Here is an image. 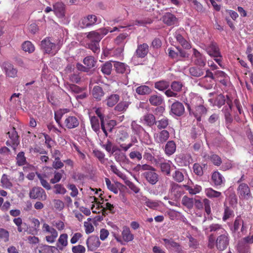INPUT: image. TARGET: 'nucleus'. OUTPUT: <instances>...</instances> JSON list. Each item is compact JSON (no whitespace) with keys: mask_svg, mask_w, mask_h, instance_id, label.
I'll use <instances>...</instances> for the list:
<instances>
[{"mask_svg":"<svg viewBox=\"0 0 253 253\" xmlns=\"http://www.w3.org/2000/svg\"><path fill=\"white\" fill-rule=\"evenodd\" d=\"M151 91V89L147 85H141L137 87L136 89V92L140 95L148 94H150Z\"/></svg>","mask_w":253,"mask_h":253,"instance_id":"56","label":"nucleus"},{"mask_svg":"<svg viewBox=\"0 0 253 253\" xmlns=\"http://www.w3.org/2000/svg\"><path fill=\"white\" fill-rule=\"evenodd\" d=\"M90 123L93 130L97 132L100 130V125L98 118L95 116L90 118Z\"/></svg>","mask_w":253,"mask_h":253,"instance_id":"59","label":"nucleus"},{"mask_svg":"<svg viewBox=\"0 0 253 253\" xmlns=\"http://www.w3.org/2000/svg\"><path fill=\"white\" fill-rule=\"evenodd\" d=\"M30 197L31 199H38L40 200L44 201L47 196L44 190L39 187H35L30 192Z\"/></svg>","mask_w":253,"mask_h":253,"instance_id":"15","label":"nucleus"},{"mask_svg":"<svg viewBox=\"0 0 253 253\" xmlns=\"http://www.w3.org/2000/svg\"><path fill=\"white\" fill-rule=\"evenodd\" d=\"M100 23H101V19L100 18L95 15L91 14L83 18L80 22V25L82 28H84L92 26Z\"/></svg>","mask_w":253,"mask_h":253,"instance_id":"7","label":"nucleus"},{"mask_svg":"<svg viewBox=\"0 0 253 253\" xmlns=\"http://www.w3.org/2000/svg\"><path fill=\"white\" fill-rule=\"evenodd\" d=\"M142 200L144 204L150 209H155L159 206V202L157 201L150 200L145 196H143Z\"/></svg>","mask_w":253,"mask_h":253,"instance_id":"37","label":"nucleus"},{"mask_svg":"<svg viewBox=\"0 0 253 253\" xmlns=\"http://www.w3.org/2000/svg\"><path fill=\"white\" fill-rule=\"evenodd\" d=\"M22 49L25 52L32 53L35 50V46L30 41H26L22 44Z\"/></svg>","mask_w":253,"mask_h":253,"instance_id":"60","label":"nucleus"},{"mask_svg":"<svg viewBox=\"0 0 253 253\" xmlns=\"http://www.w3.org/2000/svg\"><path fill=\"white\" fill-rule=\"evenodd\" d=\"M175 37L177 41L183 47L186 49H189L190 48L191 46L189 43L185 40L180 34L176 33Z\"/></svg>","mask_w":253,"mask_h":253,"instance_id":"50","label":"nucleus"},{"mask_svg":"<svg viewBox=\"0 0 253 253\" xmlns=\"http://www.w3.org/2000/svg\"><path fill=\"white\" fill-rule=\"evenodd\" d=\"M109 31L108 29L104 28L96 31H92L87 34L86 38L90 42L99 43L103 37Z\"/></svg>","mask_w":253,"mask_h":253,"instance_id":"4","label":"nucleus"},{"mask_svg":"<svg viewBox=\"0 0 253 253\" xmlns=\"http://www.w3.org/2000/svg\"><path fill=\"white\" fill-rule=\"evenodd\" d=\"M104 94L102 88L98 85L95 86L92 89V95L94 98L98 100H101Z\"/></svg>","mask_w":253,"mask_h":253,"instance_id":"44","label":"nucleus"},{"mask_svg":"<svg viewBox=\"0 0 253 253\" xmlns=\"http://www.w3.org/2000/svg\"><path fill=\"white\" fill-rule=\"evenodd\" d=\"M162 20L164 23L168 26L175 25L177 23V18L173 14L169 12L166 13L163 16Z\"/></svg>","mask_w":253,"mask_h":253,"instance_id":"28","label":"nucleus"},{"mask_svg":"<svg viewBox=\"0 0 253 253\" xmlns=\"http://www.w3.org/2000/svg\"><path fill=\"white\" fill-rule=\"evenodd\" d=\"M53 11L57 16L62 18L65 15V6L63 3L57 2L53 5Z\"/></svg>","mask_w":253,"mask_h":253,"instance_id":"32","label":"nucleus"},{"mask_svg":"<svg viewBox=\"0 0 253 253\" xmlns=\"http://www.w3.org/2000/svg\"><path fill=\"white\" fill-rule=\"evenodd\" d=\"M248 225L244 222L241 215L237 216L234 222L232 231L234 233L238 232L239 237L245 235L247 232Z\"/></svg>","mask_w":253,"mask_h":253,"instance_id":"3","label":"nucleus"},{"mask_svg":"<svg viewBox=\"0 0 253 253\" xmlns=\"http://www.w3.org/2000/svg\"><path fill=\"white\" fill-rule=\"evenodd\" d=\"M83 62L85 66L90 69L95 66L96 61L93 57L88 56L84 58Z\"/></svg>","mask_w":253,"mask_h":253,"instance_id":"58","label":"nucleus"},{"mask_svg":"<svg viewBox=\"0 0 253 253\" xmlns=\"http://www.w3.org/2000/svg\"><path fill=\"white\" fill-rule=\"evenodd\" d=\"M211 179L215 185H220L224 181L223 176L218 171L213 172Z\"/></svg>","mask_w":253,"mask_h":253,"instance_id":"39","label":"nucleus"},{"mask_svg":"<svg viewBox=\"0 0 253 253\" xmlns=\"http://www.w3.org/2000/svg\"><path fill=\"white\" fill-rule=\"evenodd\" d=\"M120 96L116 94L110 95L106 99V104L109 107L114 106L119 100Z\"/></svg>","mask_w":253,"mask_h":253,"instance_id":"46","label":"nucleus"},{"mask_svg":"<svg viewBox=\"0 0 253 253\" xmlns=\"http://www.w3.org/2000/svg\"><path fill=\"white\" fill-rule=\"evenodd\" d=\"M130 102L127 101H122L119 103L115 107V110L119 112H125Z\"/></svg>","mask_w":253,"mask_h":253,"instance_id":"47","label":"nucleus"},{"mask_svg":"<svg viewBox=\"0 0 253 253\" xmlns=\"http://www.w3.org/2000/svg\"><path fill=\"white\" fill-rule=\"evenodd\" d=\"M161 171L167 175L170 174V165L169 162H162L160 164Z\"/></svg>","mask_w":253,"mask_h":253,"instance_id":"55","label":"nucleus"},{"mask_svg":"<svg viewBox=\"0 0 253 253\" xmlns=\"http://www.w3.org/2000/svg\"><path fill=\"white\" fill-rule=\"evenodd\" d=\"M114 67L116 72L119 74L127 73L129 72V67L124 63L115 61Z\"/></svg>","mask_w":253,"mask_h":253,"instance_id":"29","label":"nucleus"},{"mask_svg":"<svg viewBox=\"0 0 253 253\" xmlns=\"http://www.w3.org/2000/svg\"><path fill=\"white\" fill-rule=\"evenodd\" d=\"M187 105L189 114H192L198 121H200L201 118L207 114V110L203 104L194 108L193 109L191 108L190 104H187Z\"/></svg>","mask_w":253,"mask_h":253,"instance_id":"12","label":"nucleus"},{"mask_svg":"<svg viewBox=\"0 0 253 253\" xmlns=\"http://www.w3.org/2000/svg\"><path fill=\"white\" fill-rule=\"evenodd\" d=\"M86 245L89 250L93 251L100 246V242L98 237L91 236L86 240Z\"/></svg>","mask_w":253,"mask_h":253,"instance_id":"25","label":"nucleus"},{"mask_svg":"<svg viewBox=\"0 0 253 253\" xmlns=\"http://www.w3.org/2000/svg\"><path fill=\"white\" fill-rule=\"evenodd\" d=\"M173 179L177 182H181L183 181L184 176L181 171L179 169L175 170L172 175Z\"/></svg>","mask_w":253,"mask_h":253,"instance_id":"61","label":"nucleus"},{"mask_svg":"<svg viewBox=\"0 0 253 253\" xmlns=\"http://www.w3.org/2000/svg\"><path fill=\"white\" fill-rule=\"evenodd\" d=\"M194 199L189 198L187 196H184L181 200V204L188 210H191L193 208Z\"/></svg>","mask_w":253,"mask_h":253,"instance_id":"38","label":"nucleus"},{"mask_svg":"<svg viewBox=\"0 0 253 253\" xmlns=\"http://www.w3.org/2000/svg\"><path fill=\"white\" fill-rule=\"evenodd\" d=\"M193 50L192 60L194 64L198 66L204 67L206 63L205 57L197 49L194 48Z\"/></svg>","mask_w":253,"mask_h":253,"instance_id":"17","label":"nucleus"},{"mask_svg":"<svg viewBox=\"0 0 253 253\" xmlns=\"http://www.w3.org/2000/svg\"><path fill=\"white\" fill-rule=\"evenodd\" d=\"M7 134L10 139V142L12 144L13 147L15 149V147L19 143L18 136L15 129L13 128L10 131H8Z\"/></svg>","mask_w":253,"mask_h":253,"instance_id":"36","label":"nucleus"},{"mask_svg":"<svg viewBox=\"0 0 253 253\" xmlns=\"http://www.w3.org/2000/svg\"><path fill=\"white\" fill-rule=\"evenodd\" d=\"M169 123V119L166 117H164L160 120L156 121L155 125L157 126L158 129H162L166 128L168 126Z\"/></svg>","mask_w":253,"mask_h":253,"instance_id":"51","label":"nucleus"},{"mask_svg":"<svg viewBox=\"0 0 253 253\" xmlns=\"http://www.w3.org/2000/svg\"><path fill=\"white\" fill-rule=\"evenodd\" d=\"M169 193L171 199L177 201L184 194L183 187L181 185L173 182L170 185Z\"/></svg>","mask_w":253,"mask_h":253,"instance_id":"11","label":"nucleus"},{"mask_svg":"<svg viewBox=\"0 0 253 253\" xmlns=\"http://www.w3.org/2000/svg\"><path fill=\"white\" fill-rule=\"evenodd\" d=\"M195 206L198 209H202L204 206L205 210L208 215L211 213V202L208 199H204L203 202L200 200L194 199Z\"/></svg>","mask_w":253,"mask_h":253,"instance_id":"19","label":"nucleus"},{"mask_svg":"<svg viewBox=\"0 0 253 253\" xmlns=\"http://www.w3.org/2000/svg\"><path fill=\"white\" fill-rule=\"evenodd\" d=\"M229 242V236L227 231L217 237L215 245L219 251H223L227 247Z\"/></svg>","mask_w":253,"mask_h":253,"instance_id":"9","label":"nucleus"},{"mask_svg":"<svg viewBox=\"0 0 253 253\" xmlns=\"http://www.w3.org/2000/svg\"><path fill=\"white\" fill-rule=\"evenodd\" d=\"M169 85V82L164 80L157 82L155 84V87L160 91H163L167 89Z\"/></svg>","mask_w":253,"mask_h":253,"instance_id":"52","label":"nucleus"},{"mask_svg":"<svg viewBox=\"0 0 253 253\" xmlns=\"http://www.w3.org/2000/svg\"><path fill=\"white\" fill-rule=\"evenodd\" d=\"M169 133L167 130L159 131L154 135L155 141L157 143H164L169 138Z\"/></svg>","mask_w":253,"mask_h":253,"instance_id":"21","label":"nucleus"},{"mask_svg":"<svg viewBox=\"0 0 253 253\" xmlns=\"http://www.w3.org/2000/svg\"><path fill=\"white\" fill-rule=\"evenodd\" d=\"M3 70L7 77L15 78L17 76V70L12 64L5 63L3 64Z\"/></svg>","mask_w":253,"mask_h":253,"instance_id":"26","label":"nucleus"},{"mask_svg":"<svg viewBox=\"0 0 253 253\" xmlns=\"http://www.w3.org/2000/svg\"><path fill=\"white\" fill-rule=\"evenodd\" d=\"M253 243V234L242 239L238 243L237 249L240 253H248L250 248L248 244Z\"/></svg>","mask_w":253,"mask_h":253,"instance_id":"10","label":"nucleus"},{"mask_svg":"<svg viewBox=\"0 0 253 253\" xmlns=\"http://www.w3.org/2000/svg\"><path fill=\"white\" fill-rule=\"evenodd\" d=\"M215 79L213 74L209 69L206 70V75L202 78V83L203 86L207 89H211L214 84L213 81Z\"/></svg>","mask_w":253,"mask_h":253,"instance_id":"13","label":"nucleus"},{"mask_svg":"<svg viewBox=\"0 0 253 253\" xmlns=\"http://www.w3.org/2000/svg\"><path fill=\"white\" fill-rule=\"evenodd\" d=\"M204 69L200 66H192L189 68V73L191 76L199 78L204 74Z\"/></svg>","mask_w":253,"mask_h":253,"instance_id":"31","label":"nucleus"},{"mask_svg":"<svg viewBox=\"0 0 253 253\" xmlns=\"http://www.w3.org/2000/svg\"><path fill=\"white\" fill-rule=\"evenodd\" d=\"M79 120L75 116H68L64 121V125L68 129H73L79 126Z\"/></svg>","mask_w":253,"mask_h":253,"instance_id":"22","label":"nucleus"},{"mask_svg":"<svg viewBox=\"0 0 253 253\" xmlns=\"http://www.w3.org/2000/svg\"><path fill=\"white\" fill-rule=\"evenodd\" d=\"M156 152V150L153 148H148L145 151L143 157L146 160L152 162L155 159L154 156Z\"/></svg>","mask_w":253,"mask_h":253,"instance_id":"45","label":"nucleus"},{"mask_svg":"<svg viewBox=\"0 0 253 253\" xmlns=\"http://www.w3.org/2000/svg\"><path fill=\"white\" fill-rule=\"evenodd\" d=\"M41 47L42 49L46 53L54 54L56 52V45L52 42L50 38H46L41 41Z\"/></svg>","mask_w":253,"mask_h":253,"instance_id":"8","label":"nucleus"},{"mask_svg":"<svg viewBox=\"0 0 253 253\" xmlns=\"http://www.w3.org/2000/svg\"><path fill=\"white\" fill-rule=\"evenodd\" d=\"M205 194L209 198H218L221 197V193L213 190L211 188H209L205 189Z\"/></svg>","mask_w":253,"mask_h":253,"instance_id":"40","label":"nucleus"},{"mask_svg":"<svg viewBox=\"0 0 253 253\" xmlns=\"http://www.w3.org/2000/svg\"><path fill=\"white\" fill-rule=\"evenodd\" d=\"M164 241V245L167 249L173 250L178 253L182 252V250L180 245L175 242L172 238L162 239Z\"/></svg>","mask_w":253,"mask_h":253,"instance_id":"18","label":"nucleus"},{"mask_svg":"<svg viewBox=\"0 0 253 253\" xmlns=\"http://www.w3.org/2000/svg\"><path fill=\"white\" fill-rule=\"evenodd\" d=\"M111 170L117 175L120 178L123 179L124 181L127 179L126 174L121 171L115 165H112L110 166Z\"/></svg>","mask_w":253,"mask_h":253,"instance_id":"57","label":"nucleus"},{"mask_svg":"<svg viewBox=\"0 0 253 253\" xmlns=\"http://www.w3.org/2000/svg\"><path fill=\"white\" fill-rule=\"evenodd\" d=\"M149 51V46L146 43H143L137 46L135 53L139 58H144Z\"/></svg>","mask_w":253,"mask_h":253,"instance_id":"30","label":"nucleus"},{"mask_svg":"<svg viewBox=\"0 0 253 253\" xmlns=\"http://www.w3.org/2000/svg\"><path fill=\"white\" fill-rule=\"evenodd\" d=\"M122 235L123 240L126 242H130L134 239V235L131 233L129 228L125 226L123 228Z\"/></svg>","mask_w":253,"mask_h":253,"instance_id":"34","label":"nucleus"},{"mask_svg":"<svg viewBox=\"0 0 253 253\" xmlns=\"http://www.w3.org/2000/svg\"><path fill=\"white\" fill-rule=\"evenodd\" d=\"M226 103L227 105L224 106L222 109L224 116L225 124L226 127L229 130H232V124L233 122V119L231 114L232 110V102L230 99H228L226 101Z\"/></svg>","mask_w":253,"mask_h":253,"instance_id":"6","label":"nucleus"},{"mask_svg":"<svg viewBox=\"0 0 253 253\" xmlns=\"http://www.w3.org/2000/svg\"><path fill=\"white\" fill-rule=\"evenodd\" d=\"M177 51L172 49L171 48L168 49L169 56L173 59H178L179 56L181 57H187L188 55L187 53L181 48L176 47Z\"/></svg>","mask_w":253,"mask_h":253,"instance_id":"23","label":"nucleus"},{"mask_svg":"<svg viewBox=\"0 0 253 253\" xmlns=\"http://www.w3.org/2000/svg\"><path fill=\"white\" fill-rule=\"evenodd\" d=\"M90 201H91L92 203H96L98 206V208H101L103 210L106 209L108 210L112 213H114L115 212L114 205L109 203H106L104 206H102L101 205V203L100 202H97V199L94 196L90 197Z\"/></svg>","mask_w":253,"mask_h":253,"instance_id":"27","label":"nucleus"},{"mask_svg":"<svg viewBox=\"0 0 253 253\" xmlns=\"http://www.w3.org/2000/svg\"><path fill=\"white\" fill-rule=\"evenodd\" d=\"M206 164H203L202 166L198 163H195L193 165V171L196 175L201 176L204 174L203 168L205 167Z\"/></svg>","mask_w":253,"mask_h":253,"instance_id":"54","label":"nucleus"},{"mask_svg":"<svg viewBox=\"0 0 253 253\" xmlns=\"http://www.w3.org/2000/svg\"><path fill=\"white\" fill-rule=\"evenodd\" d=\"M208 158L211 161L212 163L216 166H219L222 163V160L220 157L216 154H211L208 157Z\"/></svg>","mask_w":253,"mask_h":253,"instance_id":"64","label":"nucleus"},{"mask_svg":"<svg viewBox=\"0 0 253 253\" xmlns=\"http://www.w3.org/2000/svg\"><path fill=\"white\" fill-rule=\"evenodd\" d=\"M185 111L183 105L180 102H174L171 106L170 113L176 116H182Z\"/></svg>","mask_w":253,"mask_h":253,"instance_id":"20","label":"nucleus"},{"mask_svg":"<svg viewBox=\"0 0 253 253\" xmlns=\"http://www.w3.org/2000/svg\"><path fill=\"white\" fill-rule=\"evenodd\" d=\"M149 101L153 106H159L163 103L164 99L160 95L153 94L149 97Z\"/></svg>","mask_w":253,"mask_h":253,"instance_id":"35","label":"nucleus"},{"mask_svg":"<svg viewBox=\"0 0 253 253\" xmlns=\"http://www.w3.org/2000/svg\"><path fill=\"white\" fill-rule=\"evenodd\" d=\"M204 100L202 98L199 96L193 94V96L191 98L190 107L193 108L202 105Z\"/></svg>","mask_w":253,"mask_h":253,"instance_id":"42","label":"nucleus"},{"mask_svg":"<svg viewBox=\"0 0 253 253\" xmlns=\"http://www.w3.org/2000/svg\"><path fill=\"white\" fill-rule=\"evenodd\" d=\"M30 220L33 225V229L30 230L29 233L32 235H37L39 231L40 222L38 219L34 217L30 218Z\"/></svg>","mask_w":253,"mask_h":253,"instance_id":"41","label":"nucleus"},{"mask_svg":"<svg viewBox=\"0 0 253 253\" xmlns=\"http://www.w3.org/2000/svg\"><path fill=\"white\" fill-rule=\"evenodd\" d=\"M42 231L44 234H46L45 239L47 243L52 244L55 242L58 236V232L55 228L44 222L42 226Z\"/></svg>","mask_w":253,"mask_h":253,"instance_id":"2","label":"nucleus"},{"mask_svg":"<svg viewBox=\"0 0 253 253\" xmlns=\"http://www.w3.org/2000/svg\"><path fill=\"white\" fill-rule=\"evenodd\" d=\"M176 150V144L173 141H169L165 146V152L168 155L173 154Z\"/></svg>","mask_w":253,"mask_h":253,"instance_id":"43","label":"nucleus"},{"mask_svg":"<svg viewBox=\"0 0 253 253\" xmlns=\"http://www.w3.org/2000/svg\"><path fill=\"white\" fill-rule=\"evenodd\" d=\"M203 230L207 234L210 232H216L218 234L225 233L226 231L221 224L217 223H212L210 226H203Z\"/></svg>","mask_w":253,"mask_h":253,"instance_id":"16","label":"nucleus"},{"mask_svg":"<svg viewBox=\"0 0 253 253\" xmlns=\"http://www.w3.org/2000/svg\"><path fill=\"white\" fill-rule=\"evenodd\" d=\"M185 187L186 190H187L189 193L191 195H195L199 193L202 190V187L201 186L196 185L193 187L187 185H184L183 186Z\"/></svg>","mask_w":253,"mask_h":253,"instance_id":"48","label":"nucleus"},{"mask_svg":"<svg viewBox=\"0 0 253 253\" xmlns=\"http://www.w3.org/2000/svg\"><path fill=\"white\" fill-rule=\"evenodd\" d=\"M68 236L67 234H60L56 244V249L60 251H63L68 246Z\"/></svg>","mask_w":253,"mask_h":253,"instance_id":"24","label":"nucleus"},{"mask_svg":"<svg viewBox=\"0 0 253 253\" xmlns=\"http://www.w3.org/2000/svg\"><path fill=\"white\" fill-rule=\"evenodd\" d=\"M237 194L241 199L248 200L252 197V194L249 186L244 183H241L238 186Z\"/></svg>","mask_w":253,"mask_h":253,"instance_id":"14","label":"nucleus"},{"mask_svg":"<svg viewBox=\"0 0 253 253\" xmlns=\"http://www.w3.org/2000/svg\"><path fill=\"white\" fill-rule=\"evenodd\" d=\"M139 169L143 170L141 173V177L149 184L155 185L159 180V175L156 172V170L152 166L144 164L139 165Z\"/></svg>","mask_w":253,"mask_h":253,"instance_id":"1","label":"nucleus"},{"mask_svg":"<svg viewBox=\"0 0 253 253\" xmlns=\"http://www.w3.org/2000/svg\"><path fill=\"white\" fill-rule=\"evenodd\" d=\"M224 210L222 220L224 221L229 218L232 217L234 216L233 211L229 207L224 205Z\"/></svg>","mask_w":253,"mask_h":253,"instance_id":"53","label":"nucleus"},{"mask_svg":"<svg viewBox=\"0 0 253 253\" xmlns=\"http://www.w3.org/2000/svg\"><path fill=\"white\" fill-rule=\"evenodd\" d=\"M141 121L149 126H152L156 123V118L152 114L147 113L144 115L141 119Z\"/></svg>","mask_w":253,"mask_h":253,"instance_id":"33","label":"nucleus"},{"mask_svg":"<svg viewBox=\"0 0 253 253\" xmlns=\"http://www.w3.org/2000/svg\"><path fill=\"white\" fill-rule=\"evenodd\" d=\"M16 164L19 166L24 165L26 163V159L23 152H19L16 157Z\"/></svg>","mask_w":253,"mask_h":253,"instance_id":"63","label":"nucleus"},{"mask_svg":"<svg viewBox=\"0 0 253 253\" xmlns=\"http://www.w3.org/2000/svg\"><path fill=\"white\" fill-rule=\"evenodd\" d=\"M0 183L1 184V186L6 189H10L12 186V184L8 178V175L5 174H3L2 175L0 179Z\"/></svg>","mask_w":253,"mask_h":253,"instance_id":"49","label":"nucleus"},{"mask_svg":"<svg viewBox=\"0 0 253 253\" xmlns=\"http://www.w3.org/2000/svg\"><path fill=\"white\" fill-rule=\"evenodd\" d=\"M206 51L209 55L214 57L215 61L222 67V56L217 44L214 42L211 43L207 47Z\"/></svg>","mask_w":253,"mask_h":253,"instance_id":"5","label":"nucleus"},{"mask_svg":"<svg viewBox=\"0 0 253 253\" xmlns=\"http://www.w3.org/2000/svg\"><path fill=\"white\" fill-rule=\"evenodd\" d=\"M112 64L111 62H107L101 67V71L105 75H109L111 73Z\"/></svg>","mask_w":253,"mask_h":253,"instance_id":"62","label":"nucleus"}]
</instances>
